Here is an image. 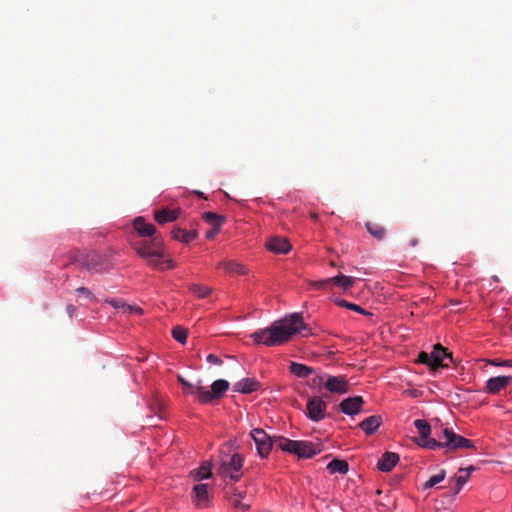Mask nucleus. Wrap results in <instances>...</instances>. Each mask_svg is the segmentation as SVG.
Listing matches in <instances>:
<instances>
[{"mask_svg": "<svg viewBox=\"0 0 512 512\" xmlns=\"http://www.w3.org/2000/svg\"><path fill=\"white\" fill-rule=\"evenodd\" d=\"M297 333L304 337L312 335L311 329L303 321L302 314L292 313L274 321L269 327L253 332L250 337L258 345L274 347L285 344Z\"/></svg>", "mask_w": 512, "mask_h": 512, "instance_id": "1", "label": "nucleus"}, {"mask_svg": "<svg viewBox=\"0 0 512 512\" xmlns=\"http://www.w3.org/2000/svg\"><path fill=\"white\" fill-rule=\"evenodd\" d=\"M133 227L140 236L150 238V240H141L134 243L137 254L145 259L149 265L162 269L160 259L164 257V245L161 235L157 234L156 227L152 223H147L141 216L134 219Z\"/></svg>", "mask_w": 512, "mask_h": 512, "instance_id": "2", "label": "nucleus"}, {"mask_svg": "<svg viewBox=\"0 0 512 512\" xmlns=\"http://www.w3.org/2000/svg\"><path fill=\"white\" fill-rule=\"evenodd\" d=\"M68 264H76L90 273H105L112 268L108 258L96 251L72 250L68 253Z\"/></svg>", "mask_w": 512, "mask_h": 512, "instance_id": "3", "label": "nucleus"}, {"mask_svg": "<svg viewBox=\"0 0 512 512\" xmlns=\"http://www.w3.org/2000/svg\"><path fill=\"white\" fill-rule=\"evenodd\" d=\"M437 448H444L447 453L458 449H471L474 448V444L452 429L444 428L441 434L438 435V440H428V443H426V449L435 450Z\"/></svg>", "mask_w": 512, "mask_h": 512, "instance_id": "4", "label": "nucleus"}, {"mask_svg": "<svg viewBox=\"0 0 512 512\" xmlns=\"http://www.w3.org/2000/svg\"><path fill=\"white\" fill-rule=\"evenodd\" d=\"M276 447L284 452L297 455L299 458H312L322 451L321 444L310 441L290 440L285 437L276 439Z\"/></svg>", "mask_w": 512, "mask_h": 512, "instance_id": "5", "label": "nucleus"}, {"mask_svg": "<svg viewBox=\"0 0 512 512\" xmlns=\"http://www.w3.org/2000/svg\"><path fill=\"white\" fill-rule=\"evenodd\" d=\"M243 461L239 453H234L228 460L221 462L217 473L223 478L237 482L242 476Z\"/></svg>", "mask_w": 512, "mask_h": 512, "instance_id": "6", "label": "nucleus"}, {"mask_svg": "<svg viewBox=\"0 0 512 512\" xmlns=\"http://www.w3.org/2000/svg\"><path fill=\"white\" fill-rule=\"evenodd\" d=\"M250 435L255 442L258 454L262 458H266L269 455L272 447L273 446L276 447V439L281 437V436L271 437L261 428L253 429L250 432Z\"/></svg>", "mask_w": 512, "mask_h": 512, "instance_id": "7", "label": "nucleus"}, {"mask_svg": "<svg viewBox=\"0 0 512 512\" xmlns=\"http://www.w3.org/2000/svg\"><path fill=\"white\" fill-rule=\"evenodd\" d=\"M315 385L324 384L331 393L344 394L349 390L348 381L344 376L322 375L313 379Z\"/></svg>", "mask_w": 512, "mask_h": 512, "instance_id": "8", "label": "nucleus"}, {"mask_svg": "<svg viewBox=\"0 0 512 512\" xmlns=\"http://www.w3.org/2000/svg\"><path fill=\"white\" fill-rule=\"evenodd\" d=\"M228 388L229 382L224 379H218L214 381L211 385V391L205 390V388L202 386V389H198L199 402L201 404L212 403L215 400L222 398Z\"/></svg>", "mask_w": 512, "mask_h": 512, "instance_id": "9", "label": "nucleus"}, {"mask_svg": "<svg viewBox=\"0 0 512 512\" xmlns=\"http://www.w3.org/2000/svg\"><path fill=\"white\" fill-rule=\"evenodd\" d=\"M327 403L318 396L308 399L306 404V415L312 421L319 422L326 417Z\"/></svg>", "mask_w": 512, "mask_h": 512, "instance_id": "10", "label": "nucleus"}, {"mask_svg": "<svg viewBox=\"0 0 512 512\" xmlns=\"http://www.w3.org/2000/svg\"><path fill=\"white\" fill-rule=\"evenodd\" d=\"M432 357V370L435 371L438 368H447L449 366V363L446 362V360H449V362H453V356L452 353L448 352L446 348H444L441 344H436L434 346L433 351L431 352Z\"/></svg>", "mask_w": 512, "mask_h": 512, "instance_id": "11", "label": "nucleus"}, {"mask_svg": "<svg viewBox=\"0 0 512 512\" xmlns=\"http://www.w3.org/2000/svg\"><path fill=\"white\" fill-rule=\"evenodd\" d=\"M193 501L199 508H207L211 503V494L208 484H197L193 488Z\"/></svg>", "mask_w": 512, "mask_h": 512, "instance_id": "12", "label": "nucleus"}, {"mask_svg": "<svg viewBox=\"0 0 512 512\" xmlns=\"http://www.w3.org/2000/svg\"><path fill=\"white\" fill-rule=\"evenodd\" d=\"M364 400L361 396L349 397L341 401L340 410L346 415H355L361 412Z\"/></svg>", "mask_w": 512, "mask_h": 512, "instance_id": "13", "label": "nucleus"}, {"mask_svg": "<svg viewBox=\"0 0 512 512\" xmlns=\"http://www.w3.org/2000/svg\"><path fill=\"white\" fill-rule=\"evenodd\" d=\"M181 213L182 210L180 208H163L154 211V219L158 224L163 225L177 220L180 217Z\"/></svg>", "mask_w": 512, "mask_h": 512, "instance_id": "14", "label": "nucleus"}, {"mask_svg": "<svg viewBox=\"0 0 512 512\" xmlns=\"http://www.w3.org/2000/svg\"><path fill=\"white\" fill-rule=\"evenodd\" d=\"M510 384H512L511 376L492 377L486 382V390L489 393L496 394L499 393L502 389L509 386Z\"/></svg>", "mask_w": 512, "mask_h": 512, "instance_id": "15", "label": "nucleus"}, {"mask_svg": "<svg viewBox=\"0 0 512 512\" xmlns=\"http://www.w3.org/2000/svg\"><path fill=\"white\" fill-rule=\"evenodd\" d=\"M266 247L274 252V253H282V254H286L288 253L292 246L290 244V242L288 241L287 238H284V237H272L270 238L267 243H266Z\"/></svg>", "mask_w": 512, "mask_h": 512, "instance_id": "16", "label": "nucleus"}, {"mask_svg": "<svg viewBox=\"0 0 512 512\" xmlns=\"http://www.w3.org/2000/svg\"><path fill=\"white\" fill-rule=\"evenodd\" d=\"M260 388V382L254 378H244L233 385L235 392L249 394Z\"/></svg>", "mask_w": 512, "mask_h": 512, "instance_id": "17", "label": "nucleus"}, {"mask_svg": "<svg viewBox=\"0 0 512 512\" xmlns=\"http://www.w3.org/2000/svg\"><path fill=\"white\" fill-rule=\"evenodd\" d=\"M399 455L394 452H385L377 463V468L382 472H390L398 463Z\"/></svg>", "mask_w": 512, "mask_h": 512, "instance_id": "18", "label": "nucleus"}, {"mask_svg": "<svg viewBox=\"0 0 512 512\" xmlns=\"http://www.w3.org/2000/svg\"><path fill=\"white\" fill-rule=\"evenodd\" d=\"M414 425L421 436L420 440L417 442L419 446L426 448L428 440H436L435 438L429 437L431 433V426L426 420L417 419L414 421Z\"/></svg>", "mask_w": 512, "mask_h": 512, "instance_id": "19", "label": "nucleus"}, {"mask_svg": "<svg viewBox=\"0 0 512 512\" xmlns=\"http://www.w3.org/2000/svg\"><path fill=\"white\" fill-rule=\"evenodd\" d=\"M382 418L379 415H372L365 418L360 424V428L367 434L371 435L379 428Z\"/></svg>", "mask_w": 512, "mask_h": 512, "instance_id": "20", "label": "nucleus"}, {"mask_svg": "<svg viewBox=\"0 0 512 512\" xmlns=\"http://www.w3.org/2000/svg\"><path fill=\"white\" fill-rule=\"evenodd\" d=\"M172 238L183 243H189L198 237V233L195 230L186 231L182 228H174L171 231Z\"/></svg>", "mask_w": 512, "mask_h": 512, "instance_id": "21", "label": "nucleus"}, {"mask_svg": "<svg viewBox=\"0 0 512 512\" xmlns=\"http://www.w3.org/2000/svg\"><path fill=\"white\" fill-rule=\"evenodd\" d=\"M217 267L220 269H224L225 271H227L229 273H236V274H240V275H243L246 273L245 267L242 264H240L234 260H224V261L220 262Z\"/></svg>", "mask_w": 512, "mask_h": 512, "instance_id": "22", "label": "nucleus"}, {"mask_svg": "<svg viewBox=\"0 0 512 512\" xmlns=\"http://www.w3.org/2000/svg\"><path fill=\"white\" fill-rule=\"evenodd\" d=\"M355 283V278L351 276H345L343 274H339L337 276L332 277V285L337 286L343 291L349 290Z\"/></svg>", "mask_w": 512, "mask_h": 512, "instance_id": "23", "label": "nucleus"}, {"mask_svg": "<svg viewBox=\"0 0 512 512\" xmlns=\"http://www.w3.org/2000/svg\"><path fill=\"white\" fill-rule=\"evenodd\" d=\"M191 476L195 481L210 478L212 476L211 463L207 461L204 462L199 468L191 471Z\"/></svg>", "mask_w": 512, "mask_h": 512, "instance_id": "24", "label": "nucleus"}, {"mask_svg": "<svg viewBox=\"0 0 512 512\" xmlns=\"http://www.w3.org/2000/svg\"><path fill=\"white\" fill-rule=\"evenodd\" d=\"M327 470L329 471L330 474H346L349 470V465L348 462L345 460L334 459L328 463Z\"/></svg>", "mask_w": 512, "mask_h": 512, "instance_id": "25", "label": "nucleus"}, {"mask_svg": "<svg viewBox=\"0 0 512 512\" xmlns=\"http://www.w3.org/2000/svg\"><path fill=\"white\" fill-rule=\"evenodd\" d=\"M107 303L113 306L115 309H121L123 313L131 314V313H141V309L139 307L131 306L129 304L124 303L120 299H107Z\"/></svg>", "mask_w": 512, "mask_h": 512, "instance_id": "26", "label": "nucleus"}, {"mask_svg": "<svg viewBox=\"0 0 512 512\" xmlns=\"http://www.w3.org/2000/svg\"><path fill=\"white\" fill-rule=\"evenodd\" d=\"M290 372L297 377L306 378L312 373V368L304 364L292 362L290 364Z\"/></svg>", "mask_w": 512, "mask_h": 512, "instance_id": "27", "label": "nucleus"}, {"mask_svg": "<svg viewBox=\"0 0 512 512\" xmlns=\"http://www.w3.org/2000/svg\"><path fill=\"white\" fill-rule=\"evenodd\" d=\"M365 226L367 231L378 240H382L386 235V229L378 223L367 222Z\"/></svg>", "mask_w": 512, "mask_h": 512, "instance_id": "28", "label": "nucleus"}, {"mask_svg": "<svg viewBox=\"0 0 512 512\" xmlns=\"http://www.w3.org/2000/svg\"><path fill=\"white\" fill-rule=\"evenodd\" d=\"M177 379H178L179 383L183 386L184 393H186V394H198L199 395V390L198 389H202L201 384L193 385L190 382H188L181 375H178ZM199 383H201V381H199Z\"/></svg>", "mask_w": 512, "mask_h": 512, "instance_id": "29", "label": "nucleus"}, {"mask_svg": "<svg viewBox=\"0 0 512 512\" xmlns=\"http://www.w3.org/2000/svg\"><path fill=\"white\" fill-rule=\"evenodd\" d=\"M189 290L196 294L199 298H205L210 295L211 288L201 285V284H191L189 286Z\"/></svg>", "mask_w": 512, "mask_h": 512, "instance_id": "30", "label": "nucleus"}, {"mask_svg": "<svg viewBox=\"0 0 512 512\" xmlns=\"http://www.w3.org/2000/svg\"><path fill=\"white\" fill-rule=\"evenodd\" d=\"M335 303L340 306V307H344V308H347V309H350V310H353L355 312H358V313H361V314H369L366 310H364L362 307H360L359 305L357 304H354V303H350L344 299H336L335 300Z\"/></svg>", "mask_w": 512, "mask_h": 512, "instance_id": "31", "label": "nucleus"}, {"mask_svg": "<svg viewBox=\"0 0 512 512\" xmlns=\"http://www.w3.org/2000/svg\"><path fill=\"white\" fill-rule=\"evenodd\" d=\"M446 472L445 470H441L438 474L430 477L423 485L424 489H429L442 482L445 479Z\"/></svg>", "mask_w": 512, "mask_h": 512, "instance_id": "32", "label": "nucleus"}, {"mask_svg": "<svg viewBox=\"0 0 512 512\" xmlns=\"http://www.w3.org/2000/svg\"><path fill=\"white\" fill-rule=\"evenodd\" d=\"M187 335V329L183 328L182 326H176L172 330L173 338L182 344L186 342Z\"/></svg>", "mask_w": 512, "mask_h": 512, "instance_id": "33", "label": "nucleus"}, {"mask_svg": "<svg viewBox=\"0 0 512 512\" xmlns=\"http://www.w3.org/2000/svg\"><path fill=\"white\" fill-rule=\"evenodd\" d=\"M311 286L317 290H331L333 287L332 277L326 278L323 280H319V281H313V282H311Z\"/></svg>", "mask_w": 512, "mask_h": 512, "instance_id": "34", "label": "nucleus"}, {"mask_svg": "<svg viewBox=\"0 0 512 512\" xmlns=\"http://www.w3.org/2000/svg\"><path fill=\"white\" fill-rule=\"evenodd\" d=\"M203 219L212 224L213 226H215V224H218L219 226H221L224 218L222 216H219L218 214L214 213V212H205L203 214Z\"/></svg>", "mask_w": 512, "mask_h": 512, "instance_id": "35", "label": "nucleus"}, {"mask_svg": "<svg viewBox=\"0 0 512 512\" xmlns=\"http://www.w3.org/2000/svg\"><path fill=\"white\" fill-rule=\"evenodd\" d=\"M229 502L230 504L236 508V509H240L242 511H247L249 508H250V504H247V503H243L241 501V499L235 497V496H230L229 497Z\"/></svg>", "mask_w": 512, "mask_h": 512, "instance_id": "36", "label": "nucleus"}, {"mask_svg": "<svg viewBox=\"0 0 512 512\" xmlns=\"http://www.w3.org/2000/svg\"><path fill=\"white\" fill-rule=\"evenodd\" d=\"M417 362L429 366L430 369L432 370V357H431V353H427L425 351L420 352L419 355H418Z\"/></svg>", "mask_w": 512, "mask_h": 512, "instance_id": "37", "label": "nucleus"}, {"mask_svg": "<svg viewBox=\"0 0 512 512\" xmlns=\"http://www.w3.org/2000/svg\"><path fill=\"white\" fill-rule=\"evenodd\" d=\"M469 479V472L468 473H459L457 475L454 476V480L456 483L459 484V486H464L466 484V482L468 481Z\"/></svg>", "mask_w": 512, "mask_h": 512, "instance_id": "38", "label": "nucleus"}, {"mask_svg": "<svg viewBox=\"0 0 512 512\" xmlns=\"http://www.w3.org/2000/svg\"><path fill=\"white\" fill-rule=\"evenodd\" d=\"M76 292L85 296L86 298L92 300V301H95L96 298L94 297V295L92 294V292L86 288V287H79L76 289Z\"/></svg>", "mask_w": 512, "mask_h": 512, "instance_id": "39", "label": "nucleus"}, {"mask_svg": "<svg viewBox=\"0 0 512 512\" xmlns=\"http://www.w3.org/2000/svg\"><path fill=\"white\" fill-rule=\"evenodd\" d=\"M220 228L221 226L215 224V226H213L212 229L206 232L205 237L207 239H213L220 232Z\"/></svg>", "mask_w": 512, "mask_h": 512, "instance_id": "40", "label": "nucleus"}, {"mask_svg": "<svg viewBox=\"0 0 512 512\" xmlns=\"http://www.w3.org/2000/svg\"><path fill=\"white\" fill-rule=\"evenodd\" d=\"M489 364L493 365V366H507V367H512V360H505V361H500L498 359H493V360H490L489 361Z\"/></svg>", "mask_w": 512, "mask_h": 512, "instance_id": "41", "label": "nucleus"}, {"mask_svg": "<svg viewBox=\"0 0 512 512\" xmlns=\"http://www.w3.org/2000/svg\"><path fill=\"white\" fill-rule=\"evenodd\" d=\"M207 361L210 363V364H214V365H222L223 361L216 355L214 354H209L207 356Z\"/></svg>", "mask_w": 512, "mask_h": 512, "instance_id": "42", "label": "nucleus"}, {"mask_svg": "<svg viewBox=\"0 0 512 512\" xmlns=\"http://www.w3.org/2000/svg\"><path fill=\"white\" fill-rule=\"evenodd\" d=\"M160 261L162 262V264H160V267H163L161 270L174 268V263L171 260L163 261V257H162L160 259Z\"/></svg>", "mask_w": 512, "mask_h": 512, "instance_id": "43", "label": "nucleus"}, {"mask_svg": "<svg viewBox=\"0 0 512 512\" xmlns=\"http://www.w3.org/2000/svg\"><path fill=\"white\" fill-rule=\"evenodd\" d=\"M245 494H246L245 492H241V491H238L237 489H234L231 496H235L239 499H243L245 497Z\"/></svg>", "mask_w": 512, "mask_h": 512, "instance_id": "44", "label": "nucleus"}, {"mask_svg": "<svg viewBox=\"0 0 512 512\" xmlns=\"http://www.w3.org/2000/svg\"><path fill=\"white\" fill-rule=\"evenodd\" d=\"M475 470V467L474 466H469L467 468H460L459 469V473H468L469 472V476L471 475V472Z\"/></svg>", "mask_w": 512, "mask_h": 512, "instance_id": "45", "label": "nucleus"}, {"mask_svg": "<svg viewBox=\"0 0 512 512\" xmlns=\"http://www.w3.org/2000/svg\"><path fill=\"white\" fill-rule=\"evenodd\" d=\"M462 487L463 486H459V484L455 482L454 494H458L461 491Z\"/></svg>", "mask_w": 512, "mask_h": 512, "instance_id": "46", "label": "nucleus"}, {"mask_svg": "<svg viewBox=\"0 0 512 512\" xmlns=\"http://www.w3.org/2000/svg\"><path fill=\"white\" fill-rule=\"evenodd\" d=\"M67 311L70 315H72V313L75 311V307L73 305H68Z\"/></svg>", "mask_w": 512, "mask_h": 512, "instance_id": "47", "label": "nucleus"}, {"mask_svg": "<svg viewBox=\"0 0 512 512\" xmlns=\"http://www.w3.org/2000/svg\"><path fill=\"white\" fill-rule=\"evenodd\" d=\"M418 244V240L416 238H413L410 240V246L414 247Z\"/></svg>", "mask_w": 512, "mask_h": 512, "instance_id": "48", "label": "nucleus"}, {"mask_svg": "<svg viewBox=\"0 0 512 512\" xmlns=\"http://www.w3.org/2000/svg\"><path fill=\"white\" fill-rule=\"evenodd\" d=\"M195 193H196V195H198L199 197L204 198V194H203V192H201V191H196Z\"/></svg>", "mask_w": 512, "mask_h": 512, "instance_id": "49", "label": "nucleus"}, {"mask_svg": "<svg viewBox=\"0 0 512 512\" xmlns=\"http://www.w3.org/2000/svg\"><path fill=\"white\" fill-rule=\"evenodd\" d=\"M511 512H512V510H511Z\"/></svg>", "mask_w": 512, "mask_h": 512, "instance_id": "50", "label": "nucleus"}]
</instances>
